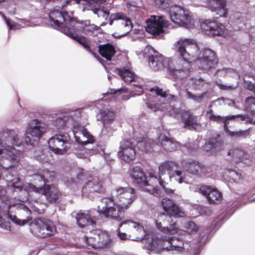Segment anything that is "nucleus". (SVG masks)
<instances>
[{
  "instance_id": "f257e3e1",
  "label": "nucleus",
  "mask_w": 255,
  "mask_h": 255,
  "mask_svg": "<svg viewBox=\"0 0 255 255\" xmlns=\"http://www.w3.org/2000/svg\"><path fill=\"white\" fill-rule=\"evenodd\" d=\"M172 49L178 57L177 59L171 60L168 58H165L150 46H147L145 48L144 54H147V51L150 53L147 56L149 65L151 69L158 71L167 68L171 75L177 79V86L181 90L186 91L187 98L195 102H200L204 97L206 93L197 95L191 91L200 90L203 87L205 83L203 79L200 78L185 80L183 84L185 85L180 84L182 78L189 74V62L194 59L197 54L196 45L191 39L181 38L174 43Z\"/></svg>"
},
{
  "instance_id": "f03ea898",
  "label": "nucleus",
  "mask_w": 255,
  "mask_h": 255,
  "mask_svg": "<svg viewBox=\"0 0 255 255\" xmlns=\"http://www.w3.org/2000/svg\"><path fill=\"white\" fill-rule=\"evenodd\" d=\"M136 198L135 190L129 187H118L112 197L101 199L104 206L99 208V215L106 218L121 221L124 218L123 213L129 209Z\"/></svg>"
},
{
  "instance_id": "7ed1b4c3",
  "label": "nucleus",
  "mask_w": 255,
  "mask_h": 255,
  "mask_svg": "<svg viewBox=\"0 0 255 255\" xmlns=\"http://www.w3.org/2000/svg\"><path fill=\"white\" fill-rule=\"evenodd\" d=\"M130 176L133 180L144 191L152 194L156 197L163 196L160 189H157L156 185L159 184L163 190L167 194L174 193V190L166 187V182L157 178V175L154 171H150L147 176L142 169L138 166L133 167L130 171Z\"/></svg>"
},
{
  "instance_id": "20e7f679",
  "label": "nucleus",
  "mask_w": 255,
  "mask_h": 255,
  "mask_svg": "<svg viewBox=\"0 0 255 255\" xmlns=\"http://www.w3.org/2000/svg\"><path fill=\"white\" fill-rule=\"evenodd\" d=\"M12 207L22 210L27 218L29 217L30 209L20 201L16 203H11L6 196V190L0 186V227L5 230H10L9 221L18 225H23L27 223V220L18 219L16 216L10 214L9 210Z\"/></svg>"
},
{
  "instance_id": "39448f33",
  "label": "nucleus",
  "mask_w": 255,
  "mask_h": 255,
  "mask_svg": "<svg viewBox=\"0 0 255 255\" xmlns=\"http://www.w3.org/2000/svg\"><path fill=\"white\" fill-rule=\"evenodd\" d=\"M3 136L1 139L3 147L0 149V159L5 158L11 162V164L3 168L8 169L14 166L19 161L22 153L16 150L13 146H19L22 140L18 135V130L5 128L2 132Z\"/></svg>"
},
{
  "instance_id": "423d86ee",
  "label": "nucleus",
  "mask_w": 255,
  "mask_h": 255,
  "mask_svg": "<svg viewBox=\"0 0 255 255\" xmlns=\"http://www.w3.org/2000/svg\"><path fill=\"white\" fill-rule=\"evenodd\" d=\"M73 12L71 11H61L59 10H53L49 13V22H55L56 26L59 27V23L68 24L80 32L88 33H94L96 32L101 35V29L94 24H91L89 20L79 22L73 17Z\"/></svg>"
},
{
  "instance_id": "0eeeda50",
  "label": "nucleus",
  "mask_w": 255,
  "mask_h": 255,
  "mask_svg": "<svg viewBox=\"0 0 255 255\" xmlns=\"http://www.w3.org/2000/svg\"><path fill=\"white\" fill-rule=\"evenodd\" d=\"M151 92H155L156 96L153 100H148L146 102L147 107L154 112L158 110H161L168 113L171 116H176L179 111L178 109L174 107L171 103H166L169 100L171 101H175L177 97L167 94L165 92H163L162 89L156 88V89L152 88L150 90Z\"/></svg>"
},
{
  "instance_id": "6e6552de",
  "label": "nucleus",
  "mask_w": 255,
  "mask_h": 255,
  "mask_svg": "<svg viewBox=\"0 0 255 255\" xmlns=\"http://www.w3.org/2000/svg\"><path fill=\"white\" fill-rule=\"evenodd\" d=\"M166 236L157 234L155 238L148 239L147 249L159 252L161 250L171 251L174 253L182 252L184 250V243L181 239L170 237L171 235Z\"/></svg>"
},
{
  "instance_id": "1a4fd4ad",
  "label": "nucleus",
  "mask_w": 255,
  "mask_h": 255,
  "mask_svg": "<svg viewBox=\"0 0 255 255\" xmlns=\"http://www.w3.org/2000/svg\"><path fill=\"white\" fill-rule=\"evenodd\" d=\"M209 119L211 121L215 122L219 124L223 123L224 124V129L225 132L231 137L235 138L247 137L249 135V132L248 130H240L236 131H231L228 127L229 121L237 119L238 121H245L246 124L252 123V122L255 123L253 118H251L249 117L240 115L236 116H227L225 117L216 115H211L209 116Z\"/></svg>"
},
{
  "instance_id": "9d476101",
  "label": "nucleus",
  "mask_w": 255,
  "mask_h": 255,
  "mask_svg": "<svg viewBox=\"0 0 255 255\" xmlns=\"http://www.w3.org/2000/svg\"><path fill=\"white\" fill-rule=\"evenodd\" d=\"M179 164L172 160H167L161 163L158 167V175L157 178L165 182L166 178H174L179 183L186 182L185 173L182 170H178Z\"/></svg>"
},
{
  "instance_id": "9b49d317",
  "label": "nucleus",
  "mask_w": 255,
  "mask_h": 255,
  "mask_svg": "<svg viewBox=\"0 0 255 255\" xmlns=\"http://www.w3.org/2000/svg\"><path fill=\"white\" fill-rule=\"evenodd\" d=\"M120 228H123L125 231L129 234L131 237L135 236V238L132 239L133 241H141L143 239H145L146 248L148 239L151 240L152 237L155 238L157 236V234H154L153 233H146L141 224L131 220L122 221L120 223Z\"/></svg>"
},
{
  "instance_id": "f8f14e48",
  "label": "nucleus",
  "mask_w": 255,
  "mask_h": 255,
  "mask_svg": "<svg viewBox=\"0 0 255 255\" xmlns=\"http://www.w3.org/2000/svg\"><path fill=\"white\" fill-rule=\"evenodd\" d=\"M30 229L33 235L41 238L50 237L57 232V228L54 223L45 218L33 221L30 224Z\"/></svg>"
},
{
  "instance_id": "ddd939ff",
  "label": "nucleus",
  "mask_w": 255,
  "mask_h": 255,
  "mask_svg": "<svg viewBox=\"0 0 255 255\" xmlns=\"http://www.w3.org/2000/svg\"><path fill=\"white\" fill-rule=\"evenodd\" d=\"M193 42L196 45L197 51L196 56L194 59L189 62V64L193 61L196 60V62L198 67L203 70H208L214 68L218 63V59L214 51L209 48L203 49L199 53V49L197 44L193 40L191 39ZM191 66V64H190ZM190 68L189 72H190Z\"/></svg>"
},
{
  "instance_id": "4468645a",
  "label": "nucleus",
  "mask_w": 255,
  "mask_h": 255,
  "mask_svg": "<svg viewBox=\"0 0 255 255\" xmlns=\"http://www.w3.org/2000/svg\"><path fill=\"white\" fill-rule=\"evenodd\" d=\"M169 15L171 20L180 26L191 28L194 25V20L188 10L179 5L170 7Z\"/></svg>"
},
{
  "instance_id": "2eb2a0df",
  "label": "nucleus",
  "mask_w": 255,
  "mask_h": 255,
  "mask_svg": "<svg viewBox=\"0 0 255 255\" xmlns=\"http://www.w3.org/2000/svg\"><path fill=\"white\" fill-rule=\"evenodd\" d=\"M83 241L88 248L97 250L107 247L110 242V237L107 233L100 230H95L89 236H85Z\"/></svg>"
},
{
  "instance_id": "dca6fc26",
  "label": "nucleus",
  "mask_w": 255,
  "mask_h": 255,
  "mask_svg": "<svg viewBox=\"0 0 255 255\" xmlns=\"http://www.w3.org/2000/svg\"><path fill=\"white\" fill-rule=\"evenodd\" d=\"M48 145L55 154L63 155L71 147L70 136L67 134H57L49 139Z\"/></svg>"
},
{
  "instance_id": "f3484780",
  "label": "nucleus",
  "mask_w": 255,
  "mask_h": 255,
  "mask_svg": "<svg viewBox=\"0 0 255 255\" xmlns=\"http://www.w3.org/2000/svg\"><path fill=\"white\" fill-rule=\"evenodd\" d=\"M30 188L35 192L41 194L39 202L46 205L57 202L61 197L59 190L54 186L44 185L43 187L37 188L30 185Z\"/></svg>"
},
{
  "instance_id": "a211bd4d",
  "label": "nucleus",
  "mask_w": 255,
  "mask_h": 255,
  "mask_svg": "<svg viewBox=\"0 0 255 255\" xmlns=\"http://www.w3.org/2000/svg\"><path fill=\"white\" fill-rule=\"evenodd\" d=\"M181 164L186 172L200 178L209 176L212 172L210 167L191 159H182Z\"/></svg>"
},
{
  "instance_id": "6ab92c4d",
  "label": "nucleus",
  "mask_w": 255,
  "mask_h": 255,
  "mask_svg": "<svg viewBox=\"0 0 255 255\" xmlns=\"http://www.w3.org/2000/svg\"><path fill=\"white\" fill-rule=\"evenodd\" d=\"M50 24L54 28L60 30L61 32L76 40L82 45L86 50L91 52V48L87 38L79 35L81 32L71 27L68 24H66L65 23H63V24L59 23V27L56 26L55 22H50Z\"/></svg>"
},
{
  "instance_id": "aec40b11",
  "label": "nucleus",
  "mask_w": 255,
  "mask_h": 255,
  "mask_svg": "<svg viewBox=\"0 0 255 255\" xmlns=\"http://www.w3.org/2000/svg\"><path fill=\"white\" fill-rule=\"evenodd\" d=\"M50 24L54 28L60 30L61 32L76 40L82 45L86 50L91 52V48L87 38L79 35L81 32L71 27L68 24H66L65 23H63V24L59 23V27L56 26L55 22H50Z\"/></svg>"
},
{
  "instance_id": "412c9836",
  "label": "nucleus",
  "mask_w": 255,
  "mask_h": 255,
  "mask_svg": "<svg viewBox=\"0 0 255 255\" xmlns=\"http://www.w3.org/2000/svg\"><path fill=\"white\" fill-rule=\"evenodd\" d=\"M170 216H168L164 213L158 214L155 221L157 229L163 234H180V232L182 231L178 229L175 222L170 224L169 226H167V224L171 219Z\"/></svg>"
},
{
  "instance_id": "4be33fe9",
  "label": "nucleus",
  "mask_w": 255,
  "mask_h": 255,
  "mask_svg": "<svg viewBox=\"0 0 255 255\" xmlns=\"http://www.w3.org/2000/svg\"><path fill=\"white\" fill-rule=\"evenodd\" d=\"M146 21V31L154 36L162 34L167 26V22L163 16H151Z\"/></svg>"
},
{
  "instance_id": "5701e85b",
  "label": "nucleus",
  "mask_w": 255,
  "mask_h": 255,
  "mask_svg": "<svg viewBox=\"0 0 255 255\" xmlns=\"http://www.w3.org/2000/svg\"><path fill=\"white\" fill-rule=\"evenodd\" d=\"M120 158L126 162L133 160L136 155L135 143L131 139L123 140L121 142L118 152Z\"/></svg>"
},
{
  "instance_id": "b1692460",
  "label": "nucleus",
  "mask_w": 255,
  "mask_h": 255,
  "mask_svg": "<svg viewBox=\"0 0 255 255\" xmlns=\"http://www.w3.org/2000/svg\"><path fill=\"white\" fill-rule=\"evenodd\" d=\"M200 26L202 32L209 36H223L225 33V26L214 20L206 19Z\"/></svg>"
},
{
  "instance_id": "393cba45",
  "label": "nucleus",
  "mask_w": 255,
  "mask_h": 255,
  "mask_svg": "<svg viewBox=\"0 0 255 255\" xmlns=\"http://www.w3.org/2000/svg\"><path fill=\"white\" fill-rule=\"evenodd\" d=\"M81 110L77 109L70 112L66 115L59 117L55 121V125L57 129H59L68 127L72 128L75 123L81 122Z\"/></svg>"
},
{
  "instance_id": "a878e982",
  "label": "nucleus",
  "mask_w": 255,
  "mask_h": 255,
  "mask_svg": "<svg viewBox=\"0 0 255 255\" xmlns=\"http://www.w3.org/2000/svg\"><path fill=\"white\" fill-rule=\"evenodd\" d=\"M80 122H75L72 127V132L75 141L82 145H86L88 143H92L95 139L84 127L80 126Z\"/></svg>"
},
{
  "instance_id": "bb28decb",
  "label": "nucleus",
  "mask_w": 255,
  "mask_h": 255,
  "mask_svg": "<svg viewBox=\"0 0 255 255\" xmlns=\"http://www.w3.org/2000/svg\"><path fill=\"white\" fill-rule=\"evenodd\" d=\"M114 21H120V23L122 25V29L123 32L119 36H116L114 34L113 36L115 37H123L128 34L131 31L133 26L129 18L123 12H116L112 13L110 17V25H112Z\"/></svg>"
},
{
  "instance_id": "cd10ccee",
  "label": "nucleus",
  "mask_w": 255,
  "mask_h": 255,
  "mask_svg": "<svg viewBox=\"0 0 255 255\" xmlns=\"http://www.w3.org/2000/svg\"><path fill=\"white\" fill-rule=\"evenodd\" d=\"M47 126L37 119L32 120L28 124L26 133L33 138L39 139L46 132Z\"/></svg>"
},
{
  "instance_id": "c85d7f7f",
  "label": "nucleus",
  "mask_w": 255,
  "mask_h": 255,
  "mask_svg": "<svg viewBox=\"0 0 255 255\" xmlns=\"http://www.w3.org/2000/svg\"><path fill=\"white\" fill-rule=\"evenodd\" d=\"M197 191L206 197L210 204H218L222 200L221 192L212 186L202 185L198 189Z\"/></svg>"
},
{
  "instance_id": "c756f323",
  "label": "nucleus",
  "mask_w": 255,
  "mask_h": 255,
  "mask_svg": "<svg viewBox=\"0 0 255 255\" xmlns=\"http://www.w3.org/2000/svg\"><path fill=\"white\" fill-rule=\"evenodd\" d=\"M162 205L163 210L171 216L178 218L185 216L184 212L170 199H162Z\"/></svg>"
},
{
  "instance_id": "7c9ffc66",
  "label": "nucleus",
  "mask_w": 255,
  "mask_h": 255,
  "mask_svg": "<svg viewBox=\"0 0 255 255\" xmlns=\"http://www.w3.org/2000/svg\"><path fill=\"white\" fill-rule=\"evenodd\" d=\"M209 8L220 17H227L226 0H207Z\"/></svg>"
},
{
  "instance_id": "2f4dec72",
  "label": "nucleus",
  "mask_w": 255,
  "mask_h": 255,
  "mask_svg": "<svg viewBox=\"0 0 255 255\" xmlns=\"http://www.w3.org/2000/svg\"><path fill=\"white\" fill-rule=\"evenodd\" d=\"M95 211H87L86 213L80 212L76 216L77 225L81 228L86 226H93L96 224Z\"/></svg>"
},
{
  "instance_id": "473e14b6",
  "label": "nucleus",
  "mask_w": 255,
  "mask_h": 255,
  "mask_svg": "<svg viewBox=\"0 0 255 255\" xmlns=\"http://www.w3.org/2000/svg\"><path fill=\"white\" fill-rule=\"evenodd\" d=\"M181 120L184 127L189 130H197L200 125L198 122L197 117L189 111H183L181 113Z\"/></svg>"
},
{
  "instance_id": "72a5a7b5",
  "label": "nucleus",
  "mask_w": 255,
  "mask_h": 255,
  "mask_svg": "<svg viewBox=\"0 0 255 255\" xmlns=\"http://www.w3.org/2000/svg\"><path fill=\"white\" fill-rule=\"evenodd\" d=\"M102 190V185L100 179L97 176H90L86 182L85 186L82 188L83 193L87 191L91 192H100Z\"/></svg>"
},
{
  "instance_id": "f704fd0d",
  "label": "nucleus",
  "mask_w": 255,
  "mask_h": 255,
  "mask_svg": "<svg viewBox=\"0 0 255 255\" xmlns=\"http://www.w3.org/2000/svg\"><path fill=\"white\" fill-rule=\"evenodd\" d=\"M158 140L163 149L168 152L174 151L179 146L174 139L162 134L158 136Z\"/></svg>"
},
{
  "instance_id": "c9c22d12",
  "label": "nucleus",
  "mask_w": 255,
  "mask_h": 255,
  "mask_svg": "<svg viewBox=\"0 0 255 255\" xmlns=\"http://www.w3.org/2000/svg\"><path fill=\"white\" fill-rule=\"evenodd\" d=\"M228 155L232 156L236 162L241 161L248 165L251 161V156L239 148L230 149L228 152Z\"/></svg>"
},
{
  "instance_id": "e433bc0d",
  "label": "nucleus",
  "mask_w": 255,
  "mask_h": 255,
  "mask_svg": "<svg viewBox=\"0 0 255 255\" xmlns=\"http://www.w3.org/2000/svg\"><path fill=\"white\" fill-rule=\"evenodd\" d=\"M222 145L220 134L216 133L210 137L206 143L204 148L206 151L215 152L219 150Z\"/></svg>"
},
{
  "instance_id": "4c0bfd02",
  "label": "nucleus",
  "mask_w": 255,
  "mask_h": 255,
  "mask_svg": "<svg viewBox=\"0 0 255 255\" xmlns=\"http://www.w3.org/2000/svg\"><path fill=\"white\" fill-rule=\"evenodd\" d=\"M97 119L103 124H111L115 119V113L108 108H104L97 114Z\"/></svg>"
},
{
  "instance_id": "58836bf2",
  "label": "nucleus",
  "mask_w": 255,
  "mask_h": 255,
  "mask_svg": "<svg viewBox=\"0 0 255 255\" xmlns=\"http://www.w3.org/2000/svg\"><path fill=\"white\" fill-rule=\"evenodd\" d=\"M118 74L127 83L135 81L137 79L136 74L128 68L121 67L117 69Z\"/></svg>"
},
{
  "instance_id": "ea45409f",
  "label": "nucleus",
  "mask_w": 255,
  "mask_h": 255,
  "mask_svg": "<svg viewBox=\"0 0 255 255\" xmlns=\"http://www.w3.org/2000/svg\"><path fill=\"white\" fill-rule=\"evenodd\" d=\"M98 51L100 55L108 60H111L116 53L114 46L109 43L99 45Z\"/></svg>"
},
{
  "instance_id": "a19ab883",
  "label": "nucleus",
  "mask_w": 255,
  "mask_h": 255,
  "mask_svg": "<svg viewBox=\"0 0 255 255\" xmlns=\"http://www.w3.org/2000/svg\"><path fill=\"white\" fill-rule=\"evenodd\" d=\"M55 173L53 171H50L47 169H40L38 173L34 175V179L42 182L44 184L49 181H52L54 177Z\"/></svg>"
},
{
  "instance_id": "79ce46f5",
  "label": "nucleus",
  "mask_w": 255,
  "mask_h": 255,
  "mask_svg": "<svg viewBox=\"0 0 255 255\" xmlns=\"http://www.w3.org/2000/svg\"><path fill=\"white\" fill-rule=\"evenodd\" d=\"M155 142L148 137L143 138L141 140L137 142V148L142 152H146L154 146Z\"/></svg>"
},
{
  "instance_id": "37998d69",
  "label": "nucleus",
  "mask_w": 255,
  "mask_h": 255,
  "mask_svg": "<svg viewBox=\"0 0 255 255\" xmlns=\"http://www.w3.org/2000/svg\"><path fill=\"white\" fill-rule=\"evenodd\" d=\"M102 152H104L103 149L100 148L99 149L98 146L97 147L96 149H87L82 147L79 150L75 151V154L79 158H84L96 153L101 154Z\"/></svg>"
},
{
  "instance_id": "c03bdc74",
  "label": "nucleus",
  "mask_w": 255,
  "mask_h": 255,
  "mask_svg": "<svg viewBox=\"0 0 255 255\" xmlns=\"http://www.w3.org/2000/svg\"><path fill=\"white\" fill-rule=\"evenodd\" d=\"M94 13L97 14L99 17H102L106 19L110 14V11L107 8L101 7L99 4L90 6Z\"/></svg>"
},
{
  "instance_id": "a18cd8bd",
  "label": "nucleus",
  "mask_w": 255,
  "mask_h": 255,
  "mask_svg": "<svg viewBox=\"0 0 255 255\" xmlns=\"http://www.w3.org/2000/svg\"><path fill=\"white\" fill-rule=\"evenodd\" d=\"M34 156L41 163H46L50 161V156L47 154L46 149H40L38 148L35 150Z\"/></svg>"
},
{
  "instance_id": "49530a36",
  "label": "nucleus",
  "mask_w": 255,
  "mask_h": 255,
  "mask_svg": "<svg viewBox=\"0 0 255 255\" xmlns=\"http://www.w3.org/2000/svg\"><path fill=\"white\" fill-rule=\"evenodd\" d=\"M8 186L11 188L13 191H18L22 189L23 184L18 177L14 176L12 179L9 180Z\"/></svg>"
},
{
  "instance_id": "de8ad7c7",
  "label": "nucleus",
  "mask_w": 255,
  "mask_h": 255,
  "mask_svg": "<svg viewBox=\"0 0 255 255\" xmlns=\"http://www.w3.org/2000/svg\"><path fill=\"white\" fill-rule=\"evenodd\" d=\"M114 129L111 127L110 124H103V128L100 136L103 139H107L113 134Z\"/></svg>"
},
{
  "instance_id": "09e8293b",
  "label": "nucleus",
  "mask_w": 255,
  "mask_h": 255,
  "mask_svg": "<svg viewBox=\"0 0 255 255\" xmlns=\"http://www.w3.org/2000/svg\"><path fill=\"white\" fill-rule=\"evenodd\" d=\"M128 89L127 88H120L117 90L111 89V92L107 93L106 95L115 94L117 95V97H118L119 99L127 100L128 99V97L125 94L128 93Z\"/></svg>"
},
{
  "instance_id": "8fccbe9b",
  "label": "nucleus",
  "mask_w": 255,
  "mask_h": 255,
  "mask_svg": "<svg viewBox=\"0 0 255 255\" xmlns=\"http://www.w3.org/2000/svg\"><path fill=\"white\" fill-rule=\"evenodd\" d=\"M184 228L185 229V232L188 234H194L197 233L198 230V227L194 222L189 221L184 224Z\"/></svg>"
},
{
  "instance_id": "3c124183",
  "label": "nucleus",
  "mask_w": 255,
  "mask_h": 255,
  "mask_svg": "<svg viewBox=\"0 0 255 255\" xmlns=\"http://www.w3.org/2000/svg\"><path fill=\"white\" fill-rule=\"evenodd\" d=\"M153 2L155 6L163 9L169 6L168 0H153Z\"/></svg>"
},
{
  "instance_id": "603ef678",
  "label": "nucleus",
  "mask_w": 255,
  "mask_h": 255,
  "mask_svg": "<svg viewBox=\"0 0 255 255\" xmlns=\"http://www.w3.org/2000/svg\"><path fill=\"white\" fill-rule=\"evenodd\" d=\"M121 228H120V224L119 225V227L117 229L118 232V237L121 240H126L129 239L131 236V235L128 233L127 232H122L121 231ZM122 230L125 231L123 228H122Z\"/></svg>"
},
{
  "instance_id": "864d4df0",
  "label": "nucleus",
  "mask_w": 255,
  "mask_h": 255,
  "mask_svg": "<svg viewBox=\"0 0 255 255\" xmlns=\"http://www.w3.org/2000/svg\"><path fill=\"white\" fill-rule=\"evenodd\" d=\"M216 101L219 102L220 104L223 103L230 106L234 105V102L232 100L223 97L218 99Z\"/></svg>"
},
{
  "instance_id": "5fc2aeb1",
  "label": "nucleus",
  "mask_w": 255,
  "mask_h": 255,
  "mask_svg": "<svg viewBox=\"0 0 255 255\" xmlns=\"http://www.w3.org/2000/svg\"><path fill=\"white\" fill-rule=\"evenodd\" d=\"M227 172H228L230 174V176L234 178L235 180L240 179L241 178V174L235 170L228 169Z\"/></svg>"
},
{
  "instance_id": "6e6d98bb",
  "label": "nucleus",
  "mask_w": 255,
  "mask_h": 255,
  "mask_svg": "<svg viewBox=\"0 0 255 255\" xmlns=\"http://www.w3.org/2000/svg\"><path fill=\"white\" fill-rule=\"evenodd\" d=\"M220 88L222 90H234L236 88L237 86L235 85H230L228 84L223 85V84H219Z\"/></svg>"
},
{
  "instance_id": "4d7b16f0",
  "label": "nucleus",
  "mask_w": 255,
  "mask_h": 255,
  "mask_svg": "<svg viewBox=\"0 0 255 255\" xmlns=\"http://www.w3.org/2000/svg\"><path fill=\"white\" fill-rule=\"evenodd\" d=\"M86 1H88V2L89 3V6H93V4H95L94 5L97 4H99V3H101L104 1H106L107 0H86Z\"/></svg>"
},
{
  "instance_id": "13d9d810",
  "label": "nucleus",
  "mask_w": 255,
  "mask_h": 255,
  "mask_svg": "<svg viewBox=\"0 0 255 255\" xmlns=\"http://www.w3.org/2000/svg\"><path fill=\"white\" fill-rule=\"evenodd\" d=\"M246 104L255 106V98L253 97H248L246 100Z\"/></svg>"
},
{
  "instance_id": "bf43d9fd",
  "label": "nucleus",
  "mask_w": 255,
  "mask_h": 255,
  "mask_svg": "<svg viewBox=\"0 0 255 255\" xmlns=\"http://www.w3.org/2000/svg\"><path fill=\"white\" fill-rule=\"evenodd\" d=\"M133 91L137 92V93H135V95H139L142 93L143 88L141 85H136L135 88V89L133 90Z\"/></svg>"
},
{
  "instance_id": "052dcab7",
  "label": "nucleus",
  "mask_w": 255,
  "mask_h": 255,
  "mask_svg": "<svg viewBox=\"0 0 255 255\" xmlns=\"http://www.w3.org/2000/svg\"><path fill=\"white\" fill-rule=\"evenodd\" d=\"M231 71L230 69H223L221 70H218L217 72V74L218 75H226L227 74H228Z\"/></svg>"
},
{
  "instance_id": "680f3d73",
  "label": "nucleus",
  "mask_w": 255,
  "mask_h": 255,
  "mask_svg": "<svg viewBox=\"0 0 255 255\" xmlns=\"http://www.w3.org/2000/svg\"><path fill=\"white\" fill-rule=\"evenodd\" d=\"M241 17H242V14L241 13H236L234 16V18H233L234 22L237 23H240L241 21V20L240 19Z\"/></svg>"
},
{
  "instance_id": "e2e57ef3",
  "label": "nucleus",
  "mask_w": 255,
  "mask_h": 255,
  "mask_svg": "<svg viewBox=\"0 0 255 255\" xmlns=\"http://www.w3.org/2000/svg\"><path fill=\"white\" fill-rule=\"evenodd\" d=\"M0 15L2 17L3 19L5 20L6 25L10 29L12 28V27L10 25V23L9 21V20L6 18L5 16L3 14V13L0 11Z\"/></svg>"
},
{
  "instance_id": "0e129e2a",
  "label": "nucleus",
  "mask_w": 255,
  "mask_h": 255,
  "mask_svg": "<svg viewBox=\"0 0 255 255\" xmlns=\"http://www.w3.org/2000/svg\"><path fill=\"white\" fill-rule=\"evenodd\" d=\"M245 87L250 90H253L254 89V86L252 83H248L247 82H245Z\"/></svg>"
},
{
  "instance_id": "69168bd1",
  "label": "nucleus",
  "mask_w": 255,
  "mask_h": 255,
  "mask_svg": "<svg viewBox=\"0 0 255 255\" xmlns=\"http://www.w3.org/2000/svg\"><path fill=\"white\" fill-rule=\"evenodd\" d=\"M10 25L11 26V27H12V28L10 29L8 27L9 30H12V29H15L19 28V25H18L17 24H15H15H10Z\"/></svg>"
},
{
  "instance_id": "338daca9",
  "label": "nucleus",
  "mask_w": 255,
  "mask_h": 255,
  "mask_svg": "<svg viewBox=\"0 0 255 255\" xmlns=\"http://www.w3.org/2000/svg\"><path fill=\"white\" fill-rule=\"evenodd\" d=\"M25 142L27 144H31V141L29 136H26L25 138Z\"/></svg>"
},
{
  "instance_id": "774afa93",
  "label": "nucleus",
  "mask_w": 255,
  "mask_h": 255,
  "mask_svg": "<svg viewBox=\"0 0 255 255\" xmlns=\"http://www.w3.org/2000/svg\"><path fill=\"white\" fill-rule=\"evenodd\" d=\"M207 115L208 117H209V115H214V114L213 113L212 110H209L207 112Z\"/></svg>"
}]
</instances>
